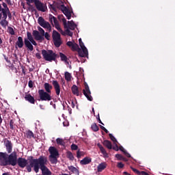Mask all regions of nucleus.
Wrapping results in <instances>:
<instances>
[{
  "mask_svg": "<svg viewBox=\"0 0 175 175\" xmlns=\"http://www.w3.org/2000/svg\"><path fill=\"white\" fill-rule=\"evenodd\" d=\"M91 129L93 131V132H98V131H99V126H98L96 123H93L91 125Z\"/></svg>",
  "mask_w": 175,
  "mask_h": 175,
  "instance_id": "obj_32",
  "label": "nucleus"
},
{
  "mask_svg": "<svg viewBox=\"0 0 175 175\" xmlns=\"http://www.w3.org/2000/svg\"><path fill=\"white\" fill-rule=\"evenodd\" d=\"M84 86L85 88L83 90V94L87 98L88 100H90V102H92L94 100V98H92V96H91V90H90V86H88V83L87 82H84Z\"/></svg>",
  "mask_w": 175,
  "mask_h": 175,
  "instance_id": "obj_11",
  "label": "nucleus"
},
{
  "mask_svg": "<svg viewBox=\"0 0 175 175\" xmlns=\"http://www.w3.org/2000/svg\"><path fill=\"white\" fill-rule=\"evenodd\" d=\"M8 31L10 35H14V29L12 27H8Z\"/></svg>",
  "mask_w": 175,
  "mask_h": 175,
  "instance_id": "obj_41",
  "label": "nucleus"
},
{
  "mask_svg": "<svg viewBox=\"0 0 175 175\" xmlns=\"http://www.w3.org/2000/svg\"><path fill=\"white\" fill-rule=\"evenodd\" d=\"M97 146L100 149V152L103 154V155H104V157H107V152H106V150L105 149V148H103L102 144H98Z\"/></svg>",
  "mask_w": 175,
  "mask_h": 175,
  "instance_id": "obj_27",
  "label": "nucleus"
},
{
  "mask_svg": "<svg viewBox=\"0 0 175 175\" xmlns=\"http://www.w3.org/2000/svg\"><path fill=\"white\" fill-rule=\"evenodd\" d=\"M8 5H12L10 0H5Z\"/></svg>",
  "mask_w": 175,
  "mask_h": 175,
  "instance_id": "obj_60",
  "label": "nucleus"
},
{
  "mask_svg": "<svg viewBox=\"0 0 175 175\" xmlns=\"http://www.w3.org/2000/svg\"><path fill=\"white\" fill-rule=\"evenodd\" d=\"M38 31L37 30H33L32 35L34 37V39L37 41L43 42L44 40V29L40 27V26L38 27Z\"/></svg>",
  "mask_w": 175,
  "mask_h": 175,
  "instance_id": "obj_7",
  "label": "nucleus"
},
{
  "mask_svg": "<svg viewBox=\"0 0 175 175\" xmlns=\"http://www.w3.org/2000/svg\"><path fill=\"white\" fill-rule=\"evenodd\" d=\"M17 153L13 152L10 155L6 152H0V165L1 166H16L17 165Z\"/></svg>",
  "mask_w": 175,
  "mask_h": 175,
  "instance_id": "obj_2",
  "label": "nucleus"
},
{
  "mask_svg": "<svg viewBox=\"0 0 175 175\" xmlns=\"http://www.w3.org/2000/svg\"><path fill=\"white\" fill-rule=\"evenodd\" d=\"M59 56L62 61H64V62H66V61H68V57H66V55H65V54L59 53Z\"/></svg>",
  "mask_w": 175,
  "mask_h": 175,
  "instance_id": "obj_38",
  "label": "nucleus"
},
{
  "mask_svg": "<svg viewBox=\"0 0 175 175\" xmlns=\"http://www.w3.org/2000/svg\"><path fill=\"white\" fill-rule=\"evenodd\" d=\"M54 25H55V28H56V29H57L59 32H61L62 35L65 36V32H64L62 29H61V27H59V23H58V21L57 22V21H55Z\"/></svg>",
  "mask_w": 175,
  "mask_h": 175,
  "instance_id": "obj_26",
  "label": "nucleus"
},
{
  "mask_svg": "<svg viewBox=\"0 0 175 175\" xmlns=\"http://www.w3.org/2000/svg\"><path fill=\"white\" fill-rule=\"evenodd\" d=\"M36 58H38V59H42V56L40 55V53H36Z\"/></svg>",
  "mask_w": 175,
  "mask_h": 175,
  "instance_id": "obj_53",
  "label": "nucleus"
},
{
  "mask_svg": "<svg viewBox=\"0 0 175 175\" xmlns=\"http://www.w3.org/2000/svg\"><path fill=\"white\" fill-rule=\"evenodd\" d=\"M63 24H64V28H66V25H67V23H66V19L64 18H63V19L62 20Z\"/></svg>",
  "mask_w": 175,
  "mask_h": 175,
  "instance_id": "obj_52",
  "label": "nucleus"
},
{
  "mask_svg": "<svg viewBox=\"0 0 175 175\" xmlns=\"http://www.w3.org/2000/svg\"><path fill=\"white\" fill-rule=\"evenodd\" d=\"M31 44H33V46H38V43H36V41L35 40L31 42Z\"/></svg>",
  "mask_w": 175,
  "mask_h": 175,
  "instance_id": "obj_58",
  "label": "nucleus"
},
{
  "mask_svg": "<svg viewBox=\"0 0 175 175\" xmlns=\"http://www.w3.org/2000/svg\"><path fill=\"white\" fill-rule=\"evenodd\" d=\"M26 1L28 6H31V3H34L36 9L39 12H46L47 10V5L42 3L40 0H26Z\"/></svg>",
  "mask_w": 175,
  "mask_h": 175,
  "instance_id": "obj_4",
  "label": "nucleus"
},
{
  "mask_svg": "<svg viewBox=\"0 0 175 175\" xmlns=\"http://www.w3.org/2000/svg\"><path fill=\"white\" fill-rule=\"evenodd\" d=\"M122 161H124V162H127L128 159L123 157V159H122Z\"/></svg>",
  "mask_w": 175,
  "mask_h": 175,
  "instance_id": "obj_61",
  "label": "nucleus"
},
{
  "mask_svg": "<svg viewBox=\"0 0 175 175\" xmlns=\"http://www.w3.org/2000/svg\"><path fill=\"white\" fill-rule=\"evenodd\" d=\"M76 27L77 26L76 25L75 22L73 21H68V24L66 25V28L70 29L71 31H75V29H76Z\"/></svg>",
  "mask_w": 175,
  "mask_h": 175,
  "instance_id": "obj_19",
  "label": "nucleus"
},
{
  "mask_svg": "<svg viewBox=\"0 0 175 175\" xmlns=\"http://www.w3.org/2000/svg\"><path fill=\"white\" fill-rule=\"evenodd\" d=\"M117 167L119 169H122V167H124V163H122V162L118 163Z\"/></svg>",
  "mask_w": 175,
  "mask_h": 175,
  "instance_id": "obj_47",
  "label": "nucleus"
},
{
  "mask_svg": "<svg viewBox=\"0 0 175 175\" xmlns=\"http://www.w3.org/2000/svg\"><path fill=\"white\" fill-rule=\"evenodd\" d=\"M47 162V157L45 156H40L38 159H35L33 156H30L27 160L23 157L18 158L17 165L21 169L26 167L28 173L32 172L33 167L35 173H39V169H40L42 175H51V171L46 166Z\"/></svg>",
  "mask_w": 175,
  "mask_h": 175,
  "instance_id": "obj_1",
  "label": "nucleus"
},
{
  "mask_svg": "<svg viewBox=\"0 0 175 175\" xmlns=\"http://www.w3.org/2000/svg\"><path fill=\"white\" fill-rule=\"evenodd\" d=\"M28 85L29 88H33V81H32V80H30L29 81Z\"/></svg>",
  "mask_w": 175,
  "mask_h": 175,
  "instance_id": "obj_51",
  "label": "nucleus"
},
{
  "mask_svg": "<svg viewBox=\"0 0 175 175\" xmlns=\"http://www.w3.org/2000/svg\"><path fill=\"white\" fill-rule=\"evenodd\" d=\"M71 107L72 109H75V103H73V101L72 102Z\"/></svg>",
  "mask_w": 175,
  "mask_h": 175,
  "instance_id": "obj_62",
  "label": "nucleus"
},
{
  "mask_svg": "<svg viewBox=\"0 0 175 175\" xmlns=\"http://www.w3.org/2000/svg\"><path fill=\"white\" fill-rule=\"evenodd\" d=\"M109 136L112 142H113V143L117 142V139H116V137H115L114 136H113V134L109 133Z\"/></svg>",
  "mask_w": 175,
  "mask_h": 175,
  "instance_id": "obj_43",
  "label": "nucleus"
},
{
  "mask_svg": "<svg viewBox=\"0 0 175 175\" xmlns=\"http://www.w3.org/2000/svg\"><path fill=\"white\" fill-rule=\"evenodd\" d=\"M83 155H84L83 152H81L80 150H78L77 152V158L80 159V158H81V157H83Z\"/></svg>",
  "mask_w": 175,
  "mask_h": 175,
  "instance_id": "obj_42",
  "label": "nucleus"
},
{
  "mask_svg": "<svg viewBox=\"0 0 175 175\" xmlns=\"http://www.w3.org/2000/svg\"><path fill=\"white\" fill-rule=\"evenodd\" d=\"M24 40H23V37H18V40L16 42V46H18L19 49H23L24 47Z\"/></svg>",
  "mask_w": 175,
  "mask_h": 175,
  "instance_id": "obj_20",
  "label": "nucleus"
},
{
  "mask_svg": "<svg viewBox=\"0 0 175 175\" xmlns=\"http://www.w3.org/2000/svg\"><path fill=\"white\" fill-rule=\"evenodd\" d=\"M103 146H105V147H107V148H108V150H111L113 148V145L111 144V142L106 139L104 140V142H103Z\"/></svg>",
  "mask_w": 175,
  "mask_h": 175,
  "instance_id": "obj_25",
  "label": "nucleus"
},
{
  "mask_svg": "<svg viewBox=\"0 0 175 175\" xmlns=\"http://www.w3.org/2000/svg\"><path fill=\"white\" fill-rule=\"evenodd\" d=\"M100 129H102L103 131H105V129H106L105 126L100 125Z\"/></svg>",
  "mask_w": 175,
  "mask_h": 175,
  "instance_id": "obj_59",
  "label": "nucleus"
},
{
  "mask_svg": "<svg viewBox=\"0 0 175 175\" xmlns=\"http://www.w3.org/2000/svg\"><path fill=\"white\" fill-rule=\"evenodd\" d=\"M107 167V164H106V163L105 162L101 163L97 167V172H103V170H105Z\"/></svg>",
  "mask_w": 175,
  "mask_h": 175,
  "instance_id": "obj_23",
  "label": "nucleus"
},
{
  "mask_svg": "<svg viewBox=\"0 0 175 175\" xmlns=\"http://www.w3.org/2000/svg\"><path fill=\"white\" fill-rule=\"evenodd\" d=\"M25 99L31 105H35V98L31 95V94H27L25 95Z\"/></svg>",
  "mask_w": 175,
  "mask_h": 175,
  "instance_id": "obj_18",
  "label": "nucleus"
},
{
  "mask_svg": "<svg viewBox=\"0 0 175 175\" xmlns=\"http://www.w3.org/2000/svg\"><path fill=\"white\" fill-rule=\"evenodd\" d=\"M66 44L68 46V47H71L72 51H77L79 57H84L83 51H81V49H80L79 44L75 42H72V41L67 42Z\"/></svg>",
  "mask_w": 175,
  "mask_h": 175,
  "instance_id": "obj_10",
  "label": "nucleus"
},
{
  "mask_svg": "<svg viewBox=\"0 0 175 175\" xmlns=\"http://www.w3.org/2000/svg\"><path fill=\"white\" fill-rule=\"evenodd\" d=\"M67 158L70 159V161H74L75 160V157L73 156V153L70 151H68L66 152Z\"/></svg>",
  "mask_w": 175,
  "mask_h": 175,
  "instance_id": "obj_33",
  "label": "nucleus"
},
{
  "mask_svg": "<svg viewBox=\"0 0 175 175\" xmlns=\"http://www.w3.org/2000/svg\"><path fill=\"white\" fill-rule=\"evenodd\" d=\"M44 88L45 90V92H48L49 94H51V90H53V85H50V83H45L44 84Z\"/></svg>",
  "mask_w": 175,
  "mask_h": 175,
  "instance_id": "obj_22",
  "label": "nucleus"
},
{
  "mask_svg": "<svg viewBox=\"0 0 175 175\" xmlns=\"http://www.w3.org/2000/svg\"><path fill=\"white\" fill-rule=\"evenodd\" d=\"M55 21L56 22H58V20H57V18H55V16H53L52 14H49V21L52 25H54V24H55Z\"/></svg>",
  "mask_w": 175,
  "mask_h": 175,
  "instance_id": "obj_28",
  "label": "nucleus"
},
{
  "mask_svg": "<svg viewBox=\"0 0 175 175\" xmlns=\"http://www.w3.org/2000/svg\"><path fill=\"white\" fill-rule=\"evenodd\" d=\"M2 175H10L8 173H3Z\"/></svg>",
  "mask_w": 175,
  "mask_h": 175,
  "instance_id": "obj_64",
  "label": "nucleus"
},
{
  "mask_svg": "<svg viewBox=\"0 0 175 175\" xmlns=\"http://www.w3.org/2000/svg\"><path fill=\"white\" fill-rule=\"evenodd\" d=\"M0 24L3 28H6L9 25V22L6 19H3L0 22Z\"/></svg>",
  "mask_w": 175,
  "mask_h": 175,
  "instance_id": "obj_34",
  "label": "nucleus"
},
{
  "mask_svg": "<svg viewBox=\"0 0 175 175\" xmlns=\"http://www.w3.org/2000/svg\"><path fill=\"white\" fill-rule=\"evenodd\" d=\"M64 17L65 16H64V15L61 14V15H59L57 18L59 21H62Z\"/></svg>",
  "mask_w": 175,
  "mask_h": 175,
  "instance_id": "obj_54",
  "label": "nucleus"
},
{
  "mask_svg": "<svg viewBox=\"0 0 175 175\" xmlns=\"http://www.w3.org/2000/svg\"><path fill=\"white\" fill-rule=\"evenodd\" d=\"M56 143L59 144V146H65V142L61 138H57L56 139Z\"/></svg>",
  "mask_w": 175,
  "mask_h": 175,
  "instance_id": "obj_36",
  "label": "nucleus"
},
{
  "mask_svg": "<svg viewBox=\"0 0 175 175\" xmlns=\"http://www.w3.org/2000/svg\"><path fill=\"white\" fill-rule=\"evenodd\" d=\"M68 170H70L72 173H75L76 174H79V170L75 166L73 165L68 166Z\"/></svg>",
  "mask_w": 175,
  "mask_h": 175,
  "instance_id": "obj_29",
  "label": "nucleus"
},
{
  "mask_svg": "<svg viewBox=\"0 0 175 175\" xmlns=\"http://www.w3.org/2000/svg\"><path fill=\"white\" fill-rule=\"evenodd\" d=\"M41 54L45 61H49V62H55L57 61V59L59 57L58 54L54 53L53 50H42Z\"/></svg>",
  "mask_w": 175,
  "mask_h": 175,
  "instance_id": "obj_3",
  "label": "nucleus"
},
{
  "mask_svg": "<svg viewBox=\"0 0 175 175\" xmlns=\"http://www.w3.org/2000/svg\"><path fill=\"white\" fill-rule=\"evenodd\" d=\"M59 9L62 10L64 14L66 15V17H67L68 20H70V18H72V12L68 8H66V6H65V5L62 4Z\"/></svg>",
  "mask_w": 175,
  "mask_h": 175,
  "instance_id": "obj_13",
  "label": "nucleus"
},
{
  "mask_svg": "<svg viewBox=\"0 0 175 175\" xmlns=\"http://www.w3.org/2000/svg\"><path fill=\"white\" fill-rule=\"evenodd\" d=\"M79 46L81 47L83 57H87V58H88V49H87V47H85L84 45V42H79Z\"/></svg>",
  "mask_w": 175,
  "mask_h": 175,
  "instance_id": "obj_16",
  "label": "nucleus"
},
{
  "mask_svg": "<svg viewBox=\"0 0 175 175\" xmlns=\"http://www.w3.org/2000/svg\"><path fill=\"white\" fill-rule=\"evenodd\" d=\"M116 158H117V159H118V161H122L124 156H122V154H116Z\"/></svg>",
  "mask_w": 175,
  "mask_h": 175,
  "instance_id": "obj_44",
  "label": "nucleus"
},
{
  "mask_svg": "<svg viewBox=\"0 0 175 175\" xmlns=\"http://www.w3.org/2000/svg\"><path fill=\"white\" fill-rule=\"evenodd\" d=\"M120 151H122V152L124 154V155H126V157H127V158H131V154L127 152L126 150H125V149L124 148V147L121 146L120 148Z\"/></svg>",
  "mask_w": 175,
  "mask_h": 175,
  "instance_id": "obj_35",
  "label": "nucleus"
},
{
  "mask_svg": "<svg viewBox=\"0 0 175 175\" xmlns=\"http://www.w3.org/2000/svg\"><path fill=\"white\" fill-rule=\"evenodd\" d=\"M72 92L74 95H77L79 96L80 95V92H79V88L76 85H73L71 88Z\"/></svg>",
  "mask_w": 175,
  "mask_h": 175,
  "instance_id": "obj_24",
  "label": "nucleus"
},
{
  "mask_svg": "<svg viewBox=\"0 0 175 175\" xmlns=\"http://www.w3.org/2000/svg\"><path fill=\"white\" fill-rule=\"evenodd\" d=\"M38 24L40 25V27H42V28H45L48 29V31H51V25H50V23L44 21V18L43 17L40 16L38 18Z\"/></svg>",
  "mask_w": 175,
  "mask_h": 175,
  "instance_id": "obj_12",
  "label": "nucleus"
},
{
  "mask_svg": "<svg viewBox=\"0 0 175 175\" xmlns=\"http://www.w3.org/2000/svg\"><path fill=\"white\" fill-rule=\"evenodd\" d=\"M96 118H97V120L98 121L99 124H101V125H105V124H103V122H102V120H100V118L99 117V115L98 116V117Z\"/></svg>",
  "mask_w": 175,
  "mask_h": 175,
  "instance_id": "obj_55",
  "label": "nucleus"
},
{
  "mask_svg": "<svg viewBox=\"0 0 175 175\" xmlns=\"http://www.w3.org/2000/svg\"><path fill=\"white\" fill-rule=\"evenodd\" d=\"M70 29H66L65 30V35H68V36H73V32L70 31Z\"/></svg>",
  "mask_w": 175,
  "mask_h": 175,
  "instance_id": "obj_39",
  "label": "nucleus"
},
{
  "mask_svg": "<svg viewBox=\"0 0 175 175\" xmlns=\"http://www.w3.org/2000/svg\"><path fill=\"white\" fill-rule=\"evenodd\" d=\"M104 132H105V133H109V131L107 129H104Z\"/></svg>",
  "mask_w": 175,
  "mask_h": 175,
  "instance_id": "obj_63",
  "label": "nucleus"
},
{
  "mask_svg": "<svg viewBox=\"0 0 175 175\" xmlns=\"http://www.w3.org/2000/svg\"><path fill=\"white\" fill-rule=\"evenodd\" d=\"M27 38H24V43L25 47H27L29 51H33V45H32V42L35 41L33 37L32 36V33L31 32H27Z\"/></svg>",
  "mask_w": 175,
  "mask_h": 175,
  "instance_id": "obj_6",
  "label": "nucleus"
},
{
  "mask_svg": "<svg viewBox=\"0 0 175 175\" xmlns=\"http://www.w3.org/2000/svg\"><path fill=\"white\" fill-rule=\"evenodd\" d=\"M26 137L27 139H32V137L33 139H35V135H33V133L31 131H28L27 133H26Z\"/></svg>",
  "mask_w": 175,
  "mask_h": 175,
  "instance_id": "obj_31",
  "label": "nucleus"
},
{
  "mask_svg": "<svg viewBox=\"0 0 175 175\" xmlns=\"http://www.w3.org/2000/svg\"><path fill=\"white\" fill-rule=\"evenodd\" d=\"M44 36L45 39H46V40H50V34H49V33L47 32L44 33Z\"/></svg>",
  "mask_w": 175,
  "mask_h": 175,
  "instance_id": "obj_49",
  "label": "nucleus"
},
{
  "mask_svg": "<svg viewBox=\"0 0 175 175\" xmlns=\"http://www.w3.org/2000/svg\"><path fill=\"white\" fill-rule=\"evenodd\" d=\"M145 174H146V172L144 171H142V172L139 171V174H138V175H145Z\"/></svg>",
  "mask_w": 175,
  "mask_h": 175,
  "instance_id": "obj_57",
  "label": "nucleus"
},
{
  "mask_svg": "<svg viewBox=\"0 0 175 175\" xmlns=\"http://www.w3.org/2000/svg\"><path fill=\"white\" fill-rule=\"evenodd\" d=\"M38 95L40 99L38 100L45 101V102H50L53 99L51 93H48L47 92L44 91V90H38Z\"/></svg>",
  "mask_w": 175,
  "mask_h": 175,
  "instance_id": "obj_9",
  "label": "nucleus"
},
{
  "mask_svg": "<svg viewBox=\"0 0 175 175\" xmlns=\"http://www.w3.org/2000/svg\"><path fill=\"white\" fill-rule=\"evenodd\" d=\"M92 161V159L86 157L80 161L81 165H90Z\"/></svg>",
  "mask_w": 175,
  "mask_h": 175,
  "instance_id": "obj_21",
  "label": "nucleus"
},
{
  "mask_svg": "<svg viewBox=\"0 0 175 175\" xmlns=\"http://www.w3.org/2000/svg\"><path fill=\"white\" fill-rule=\"evenodd\" d=\"M52 38L55 47H61V44H62L61 34H59V33H58V31H57L56 30H53L52 33Z\"/></svg>",
  "mask_w": 175,
  "mask_h": 175,
  "instance_id": "obj_8",
  "label": "nucleus"
},
{
  "mask_svg": "<svg viewBox=\"0 0 175 175\" xmlns=\"http://www.w3.org/2000/svg\"><path fill=\"white\" fill-rule=\"evenodd\" d=\"M3 6L5 9L9 10V8H8V5L6 4V3H3Z\"/></svg>",
  "mask_w": 175,
  "mask_h": 175,
  "instance_id": "obj_56",
  "label": "nucleus"
},
{
  "mask_svg": "<svg viewBox=\"0 0 175 175\" xmlns=\"http://www.w3.org/2000/svg\"><path fill=\"white\" fill-rule=\"evenodd\" d=\"M14 122L13 121V120H11L10 121V129H12V131L14 129Z\"/></svg>",
  "mask_w": 175,
  "mask_h": 175,
  "instance_id": "obj_45",
  "label": "nucleus"
},
{
  "mask_svg": "<svg viewBox=\"0 0 175 175\" xmlns=\"http://www.w3.org/2000/svg\"><path fill=\"white\" fill-rule=\"evenodd\" d=\"M65 80L66 81H71L72 80V74H70L69 72H66L64 74Z\"/></svg>",
  "mask_w": 175,
  "mask_h": 175,
  "instance_id": "obj_30",
  "label": "nucleus"
},
{
  "mask_svg": "<svg viewBox=\"0 0 175 175\" xmlns=\"http://www.w3.org/2000/svg\"><path fill=\"white\" fill-rule=\"evenodd\" d=\"M49 161L51 162V163H57V157H49Z\"/></svg>",
  "mask_w": 175,
  "mask_h": 175,
  "instance_id": "obj_37",
  "label": "nucleus"
},
{
  "mask_svg": "<svg viewBox=\"0 0 175 175\" xmlns=\"http://www.w3.org/2000/svg\"><path fill=\"white\" fill-rule=\"evenodd\" d=\"M27 38H24V43L25 47H27L29 51H33V45H32V42L35 41L33 37L32 36V33L31 32H27Z\"/></svg>",
  "mask_w": 175,
  "mask_h": 175,
  "instance_id": "obj_5",
  "label": "nucleus"
},
{
  "mask_svg": "<svg viewBox=\"0 0 175 175\" xmlns=\"http://www.w3.org/2000/svg\"><path fill=\"white\" fill-rule=\"evenodd\" d=\"M49 151L51 154L49 157H58V155H59L58 150L54 146H51L49 149Z\"/></svg>",
  "mask_w": 175,
  "mask_h": 175,
  "instance_id": "obj_17",
  "label": "nucleus"
},
{
  "mask_svg": "<svg viewBox=\"0 0 175 175\" xmlns=\"http://www.w3.org/2000/svg\"><path fill=\"white\" fill-rule=\"evenodd\" d=\"M52 85L55 88L56 95H57V96H59V94H61V86L59 85V83H58L57 81H53Z\"/></svg>",
  "mask_w": 175,
  "mask_h": 175,
  "instance_id": "obj_15",
  "label": "nucleus"
},
{
  "mask_svg": "<svg viewBox=\"0 0 175 175\" xmlns=\"http://www.w3.org/2000/svg\"><path fill=\"white\" fill-rule=\"evenodd\" d=\"M49 8L53 10V12H57V8H55V5L53 4H50Z\"/></svg>",
  "mask_w": 175,
  "mask_h": 175,
  "instance_id": "obj_50",
  "label": "nucleus"
},
{
  "mask_svg": "<svg viewBox=\"0 0 175 175\" xmlns=\"http://www.w3.org/2000/svg\"><path fill=\"white\" fill-rule=\"evenodd\" d=\"M131 170H133V172L134 173H135V174H137V175L139 174L140 171H139V170L134 168V167H131Z\"/></svg>",
  "mask_w": 175,
  "mask_h": 175,
  "instance_id": "obj_48",
  "label": "nucleus"
},
{
  "mask_svg": "<svg viewBox=\"0 0 175 175\" xmlns=\"http://www.w3.org/2000/svg\"><path fill=\"white\" fill-rule=\"evenodd\" d=\"M1 12L3 13V20H6V18H8V13L6 12V10L3 8Z\"/></svg>",
  "mask_w": 175,
  "mask_h": 175,
  "instance_id": "obj_40",
  "label": "nucleus"
},
{
  "mask_svg": "<svg viewBox=\"0 0 175 175\" xmlns=\"http://www.w3.org/2000/svg\"><path fill=\"white\" fill-rule=\"evenodd\" d=\"M71 150L76 151V150H79V146H77V145L72 144L71 145Z\"/></svg>",
  "mask_w": 175,
  "mask_h": 175,
  "instance_id": "obj_46",
  "label": "nucleus"
},
{
  "mask_svg": "<svg viewBox=\"0 0 175 175\" xmlns=\"http://www.w3.org/2000/svg\"><path fill=\"white\" fill-rule=\"evenodd\" d=\"M4 145L6 148L7 152H8V154H12V151H13V144L12 143V141L5 139Z\"/></svg>",
  "mask_w": 175,
  "mask_h": 175,
  "instance_id": "obj_14",
  "label": "nucleus"
}]
</instances>
